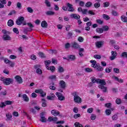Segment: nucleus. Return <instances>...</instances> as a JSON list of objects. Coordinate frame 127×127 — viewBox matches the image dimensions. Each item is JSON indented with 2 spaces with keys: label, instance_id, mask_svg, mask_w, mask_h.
<instances>
[{
  "label": "nucleus",
  "instance_id": "a878e982",
  "mask_svg": "<svg viewBox=\"0 0 127 127\" xmlns=\"http://www.w3.org/2000/svg\"><path fill=\"white\" fill-rule=\"evenodd\" d=\"M114 79L116 81H117V82H119V83H123L124 82V79H121V78H119V77H118V76H115L114 77Z\"/></svg>",
  "mask_w": 127,
  "mask_h": 127
},
{
  "label": "nucleus",
  "instance_id": "a211bd4d",
  "mask_svg": "<svg viewBox=\"0 0 127 127\" xmlns=\"http://www.w3.org/2000/svg\"><path fill=\"white\" fill-rule=\"evenodd\" d=\"M84 48H80L79 49L78 52L79 55L80 57H83L84 56V54H83V52H84Z\"/></svg>",
  "mask_w": 127,
  "mask_h": 127
},
{
  "label": "nucleus",
  "instance_id": "c756f323",
  "mask_svg": "<svg viewBox=\"0 0 127 127\" xmlns=\"http://www.w3.org/2000/svg\"><path fill=\"white\" fill-rule=\"evenodd\" d=\"M103 18L105 19V20H110V19L111 18L110 17V16L109 15H108L106 14H104L103 15Z\"/></svg>",
  "mask_w": 127,
  "mask_h": 127
},
{
  "label": "nucleus",
  "instance_id": "4c0bfd02",
  "mask_svg": "<svg viewBox=\"0 0 127 127\" xmlns=\"http://www.w3.org/2000/svg\"><path fill=\"white\" fill-rule=\"evenodd\" d=\"M58 72L59 73H63V72H64V68L63 67L60 66L58 68Z\"/></svg>",
  "mask_w": 127,
  "mask_h": 127
},
{
  "label": "nucleus",
  "instance_id": "f257e3e1",
  "mask_svg": "<svg viewBox=\"0 0 127 127\" xmlns=\"http://www.w3.org/2000/svg\"><path fill=\"white\" fill-rule=\"evenodd\" d=\"M92 82H90L89 85L92 86V83L95 84V83H97V84H100L98 85L99 89H101L102 90L103 93H107L108 91V87L106 86L107 85V82H106V80L105 79H101L100 78H97L96 79V77L93 76L90 78Z\"/></svg>",
  "mask_w": 127,
  "mask_h": 127
},
{
  "label": "nucleus",
  "instance_id": "72a5a7b5",
  "mask_svg": "<svg viewBox=\"0 0 127 127\" xmlns=\"http://www.w3.org/2000/svg\"><path fill=\"white\" fill-rule=\"evenodd\" d=\"M91 5H93V3L91 1H88L85 4L86 7H91Z\"/></svg>",
  "mask_w": 127,
  "mask_h": 127
},
{
  "label": "nucleus",
  "instance_id": "58836bf2",
  "mask_svg": "<svg viewBox=\"0 0 127 127\" xmlns=\"http://www.w3.org/2000/svg\"><path fill=\"white\" fill-rule=\"evenodd\" d=\"M85 71L87 73H91V72H93V69L87 67L85 68Z\"/></svg>",
  "mask_w": 127,
  "mask_h": 127
},
{
  "label": "nucleus",
  "instance_id": "37998d69",
  "mask_svg": "<svg viewBox=\"0 0 127 127\" xmlns=\"http://www.w3.org/2000/svg\"><path fill=\"white\" fill-rule=\"evenodd\" d=\"M17 7L19 9H21V8H22V5H21V2H17Z\"/></svg>",
  "mask_w": 127,
  "mask_h": 127
},
{
  "label": "nucleus",
  "instance_id": "603ef678",
  "mask_svg": "<svg viewBox=\"0 0 127 127\" xmlns=\"http://www.w3.org/2000/svg\"><path fill=\"white\" fill-rule=\"evenodd\" d=\"M12 104V101L10 100H7L5 101V105H11Z\"/></svg>",
  "mask_w": 127,
  "mask_h": 127
},
{
  "label": "nucleus",
  "instance_id": "0eeeda50",
  "mask_svg": "<svg viewBox=\"0 0 127 127\" xmlns=\"http://www.w3.org/2000/svg\"><path fill=\"white\" fill-rule=\"evenodd\" d=\"M71 48L75 49L76 50L80 49V45L76 42H73L71 43Z\"/></svg>",
  "mask_w": 127,
  "mask_h": 127
},
{
  "label": "nucleus",
  "instance_id": "e2e57ef3",
  "mask_svg": "<svg viewBox=\"0 0 127 127\" xmlns=\"http://www.w3.org/2000/svg\"><path fill=\"white\" fill-rule=\"evenodd\" d=\"M79 5L80 6L83 7L85 5V2L83 1H80L79 2Z\"/></svg>",
  "mask_w": 127,
  "mask_h": 127
},
{
  "label": "nucleus",
  "instance_id": "bf43d9fd",
  "mask_svg": "<svg viewBox=\"0 0 127 127\" xmlns=\"http://www.w3.org/2000/svg\"><path fill=\"white\" fill-rule=\"evenodd\" d=\"M80 117H81L80 114H76L73 116L74 119H78V118H80Z\"/></svg>",
  "mask_w": 127,
  "mask_h": 127
},
{
  "label": "nucleus",
  "instance_id": "dca6fc26",
  "mask_svg": "<svg viewBox=\"0 0 127 127\" xmlns=\"http://www.w3.org/2000/svg\"><path fill=\"white\" fill-rule=\"evenodd\" d=\"M22 98L23 99L24 102H26L27 103L29 102V98L27 96V95L25 94H23L22 95Z\"/></svg>",
  "mask_w": 127,
  "mask_h": 127
},
{
  "label": "nucleus",
  "instance_id": "e433bc0d",
  "mask_svg": "<svg viewBox=\"0 0 127 127\" xmlns=\"http://www.w3.org/2000/svg\"><path fill=\"white\" fill-rule=\"evenodd\" d=\"M74 126L75 127H83V125L81 124H80V123L79 122H75L74 123Z\"/></svg>",
  "mask_w": 127,
  "mask_h": 127
},
{
  "label": "nucleus",
  "instance_id": "a18cd8bd",
  "mask_svg": "<svg viewBox=\"0 0 127 127\" xmlns=\"http://www.w3.org/2000/svg\"><path fill=\"white\" fill-rule=\"evenodd\" d=\"M36 73L38 74V75H41V74H42V70L40 68H38L36 70Z\"/></svg>",
  "mask_w": 127,
  "mask_h": 127
},
{
  "label": "nucleus",
  "instance_id": "a19ab883",
  "mask_svg": "<svg viewBox=\"0 0 127 127\" xmlns=\"http://www.w3.org/2000/svg\"><path fill=\"white\" fill-rule=\"evenodd\" d=\"M94 112V108H90L87 109V113L88 114H92Z\"/></svg>",
  "mask_w": 127,
  "mask_h": 127
},
{
  "label": "nucleus",
  "instance_id": "13d9d810",
  "mask_svg": "<svg viewBox=\"0 0 127 127\" xmlns=\"http://www.w3.org/2000/svg\"><path fill=\"white\" fill-rule=\"evenodd\" d=\"M113 71L115 73H117V74H119L120 73V69L117 68H114Z\"/></svg>",
  "mask_w": 127,
  "mask_h": 127
},
{
  "label": "nucleus",
  "instance_id": "c03bdc74",
  "mask_svg": "<svg viewBox=\"0 0 127 127\" xmlns=\"http://www.w3.org/2000/svg\"><path fill=\"white\" fill-rule=\"evenodd\" d=\"M35 92L37 94H42V93H43V90H42V89H36Z\"/></svg>",
  "mask_w": 127,
  "mask_h": 127
},
{
  "label": "nucleus",
  "instance_id": "f03ea898",
  "mask_svg": "<svg viewBox=\"0 0 127 127\" xmlns=\"http://www.w3.org/2000/svg\"><path fill=\"white\" fill-rule=\"evenodd\" d=\"M72 96H73V101L76 104H81L82 103V99L80 96H78L77 92H73L71 93Z\"/></svg>",
  "mask_w": 127,
  "mask_h": 127
},
{
  "label": "nucleus",
  "instance_id": "3c124183",
  "mask_svg": "<svg viewBox=\"0 0 127 127\" xmlns=\"http://www.w3.org/2000/svg\"><path fill=\"white\" fill-rule=\"evenodd\" d=\"M70 47H71V45H70V43H66L65 44V49H69V48H70Z\"/></svg>",
  "mask_w": 127,
  "mask_h": 127
},
{
  "label": "nucleus",
  "instance_id": "7ed1b4c3",
  "mask_svg": "<svg viewBox=\"0 0 127 127\" xmlns=\"http://www.w3.org/2000/svg\"><path fill=\"white\" fill-rule=\"evenodd\" d=\"M12 83H13V79L10 78H5L4 84L6 85V86H8L10 84H12Z\"/></svg>",
  "mask_w": 127,
  "mask_h": 127
},
{
  "label": "nucleus",
  "instance_id": "f3484780",
  "mask_svg": "<svg viewBox=\"0 0 127 127\" xmlns=\"http://www.w3.org/2000/svg\"><path fill=\"white\" fill-rule=\"evenodd\" d=\"M14 24V22H13V20L12 19L8 20L7 22V25L8 26H9L10 27H11V26H13Z\"/></svg>",
  "mask_w": 127,
  "mask_h": 127
},
{
  "label": "nucleus",
  "instance_id": "6e6d98bb",
  "mask_svg": "<svg viewBox=\"0 0 127 127\" xmlns=\"http://www.w3.org/2000/svg\"><path fill=\"white\" fill-rule=\"evenodd\" d=\"M96 118H97V116H96V115L92 114L90 119L92 121H95V120H96Z\"/></svg>",
  "mask_w": 127,
  "mask_h": 127
},
{
  "label": "nucleus",
  "instance_id": "49530a36",
  "mask_svg": "<svg viewBox=\"0 0 127 127\" xmlns=\"http://www.w3.org/2000/svg\"><path fill=\"white\" fill-rule=\"evenodd\" d=\"M104 7H108L110 5V2L109 1H106L103 3Z\"/></svg>",
  "mask_w": 127,
  "mask_h": 127
},
{
  "label": "nucleus",
  "instance_id": "5701e85b",
  "mask_svg": "<svg viewBox=\"0 0 127 127\" xmlns=\"http://www.w3.org/2000/svg\"><path fill=\"white\" fill-rule=\"evenodd\" d=\"M46 15H54L55 14V12L53 11H47L46 12Z\"/></svg>",
  "mask_w": 127,
  "mask_h": 127
},
{
  "label": "nucleus",
  "instance_id": "de8ad7c7",
  "mask_svg": "<svg viewBox=\"0 0 127 127\" xmlns=\"http://www.w3.org/2000/svg\"><path fill=\"white\" fill-rule=\"evenodd\" d=\"M49 79H50V80H55L56 79V75H50L49 76Z\"/></svg>",
  "mask_w": 127,
  "mask_h": 127
},
{
  "label": "nucleus",
  "instance_id": "cd10ccee",
  "mask_svg": "<svg viewBox=\"0 0 127 127\" xmlns=\"http://www.w3.org/2000/svg\"><path fill=\"white\" fill-rule=\"evenodd\" d=\"M121 20L123 22H127V17L125 15H122L121 17Z\"/></svg>",
  "mask_w": 127,
  "mask_h": 127
},
{
  "label": "nucleus",
  "instance_id": "2f4dec72",
  "mask_svg": "<svg viewBox=\"0 0 127 127\" xmlns=\"http://www.w3.org/2000/svg\"><path fill=\"white\" fill-rule=\"evenodd\" d=\"M121 56L122 58H127V52H124L122 53Z\"/></svg>",
  "mask_w": 127,
  "mask_h": 127
},
{
  "label": "nucleus",
  "instance_id": "0e129e2a",
  "mask_svg": "<svg viewBox=\"0 0 127 127\" xmlns=\"http://www.w3.org/2000/svg\"><path fill=\"white\" fill-rule=\"evenodd\" d=\"M104 31H108L109 30V26H104L103 27Z\"/></svg>",
  "mask_w": 127,
  "mask_h": 127
},
{
  "label": "nucleus",
  "instance_id": "ea45409f",
  "mask_svg": "<svg viewBox=\"0 0 127 127\" xmlns=\"http://www.w3.org/2000/svg\"><path fill=\"white\" fill-rule=\"evenodd\" d=\"M94 6L95 8H99L101 6V3L100 2H96L94 4Z\"/></svg>",
  "mask_w": 127,
  "mask_h": 127
},
{
  "label": "nucleus",
  "instance_id": "f8f14e48",
  "mask_svg": "<svg viewBox=\"0 0 127 127\" xmlns=\"http://www.w3.org/2000/svg\"><path fill=\"white\" fill-rule=\"evenodd\" d=\"M59 85L62 89H65L66 88V82L64 80L60 81Z\"/></svg>",
  "mask_w": 127,
  "mask_h": 127
},
{
  "label": "nucleus",
  "instance_id": "79ce46f5",
  "mask_svg": "<svg viewBox=\"0 0 127 127\" xmlns=\"http://www.w3.org/2000/svg\"><path fill=\"white\" fill-rule=\"evenodd\" d=\"M105 107H106V108H107L108 109H111V107H112V103H107L105 104Z\"/></svg>",
  "mask_w": 127,
  "mask_h": 127
},
{
  "label": "nucleus",
  "instance_id": "20e7f679",
  "mask_svg": "<svg viewBox=\"0 0 127 127\" xmlns=\"http://www.w3.org/2000/svg\"><path fill=\"white\" fill-rule=\"evenodd\" d=\"M56 95L57 97H58L59 101H64V100H65V97H64L62 93L60 92H56Z\"/></svg>",
  "mask_w": 127,
  "mask_h": 127
},
{
  "label": "nucleus",
  "instance_id": "864d4df0",
  "mask_svg": "<svg viewBox=\"0 0 127 127\" xmlns=\"http://www.w3.org/2000/svg\"><path fill=\"white\" fill-rule=\"evenodd\" d=\"M27 9L28 12H30V13H32L33 12V9L30 7H28Z\"/></svg>",
  "mask_w": 127,
  "mask_h": 127
},
{
  "label": "nucleus",
  "instance_id": "4468645a",
  "mask_svg": "<svg viewBox=\"0 0 127 127\" xmlns=\"http://www.w3.org/2000/svg\"><path fill=\"white\" fill-rule=\"evenodd\" d=\"M41 116H42L41 117L40 121L42 122V123H46L47 119L45 118V117H43L44 116V113L42 112L41 113Z\"/></svg>",
  "mask_w": 127,
  "mask_h": 127
},
{
  "label": "nucleus",
  "instance_id": "6ab92c4d",
  "mask_svg": "<svg viewBox=\"0 0 127 127\" xmlns=\"http://www.w3.org/2000/svg\"><path fill=\"white\" fill-rule=\"evenodd\" d=\"M41 26H42V27L46 28V27H47V26H48V24H47V22H46V21H45V20L42 21Z\"/></svg>",
  "mask_w": 127,
  "mask_h": 127
},
{
  "label": "nucleus",
  "instance_id": "9d476101",
  "mask_svg": "<svg viewBox=\"0 0 127 127\" xmlns=\"http://www.w3.org/2000/svg\"><path fill=\"white\" fill-rule=\"evenodd\" d=\"M56 98V96L54 93H51V95H48L47 96V99L49 100V101H54Z\"/></svg>",
  "mask_w": 127,
  "mask_h": 127
},
{
  "label": "nucleus",
  "instance_id": "7c9ffc66",
  "mask_svg": "<svg viewBox=\"0 0 127 127\" xmlns=\"http://www.w3.org/2000/svg\"><path fill=\"white\" fill-rule=\"evenodd\" d=\"M45 64L46 65V67L47 68L48 67H49V65H50L51 64V61H45Z\"/></svg>",
  "mask_w": 127,
  "mask_h": 127
},
{
  "label": "nucleus",
  "instance_id": "4be33fe9",
  "mask_svg": "<svg viewBox=\"0 0 127 127\" xmlns=\"http://www.w3.org/2000/svg\"><path fill=\"white\" fill-rule=\"evenodd\" d=\"M95 31L97 33H103V32H104V29L102 28H97Z\"/></svg>",
  "mask_w": 127,
  "mask_h": 127
},
{
  "label": "nucleus",
  "instance_id": "2eb2a0df",
  "mask_svg": "<svg viewBox=\"0 0 127 127\" xmlns=\"http://www.w3.org/2000/svg\"><path fill=\"white\" fill-rule=\"evenodd\" d=\"M51 114L53 116H59V115H60V112H59L56 110H53L51 111Z\"/></svg>",
  "mask_w": 127,
  "mask_h": 127
},
{
  "label": "nucleus",
  "instance_id": "5fc2aeb1",
  "mask_svg": "<svg viewBox=\"0 0 127 127\" xmlns=\"http://www.w3.org/2000/svg\"><path fill=\"white\" fill-rule=\"evenodd\" d=\"M13 31L14 32V33H16V34H19V31H18V29L16 28H14L13 29Z\"/></svg>",
  "mask_w": 127,
  "mask_h": 127
},
{
  "label": "nucleus",
  "instance_id": "aec40b11",
  "mask_svg": "<svg viewBox=\"0 0 127 127\" xmlns=\"http://www.w3.org/2000/svg\"><path fill=\"white\" fill-rule=\"evenodd\" d=\"M68 58L69 60H71V61H74V60H76V57L75 55H70L68 56Z\"/></svg>",
  "mask_w": 127,
  "mask_h": 127
},
{
  "label": "nucleus",
  "instance_id": "ddd939ff",
  "mask_svg": "<svg viewBox=\"0 0 127 127\" xmlns=\"http://www.w3.org/2000/svg\"><path fill=\"white\" fill-rule=\"evenodd\" d=\"M90 62V63H91V66L92 68H97L98 67V64H97V61L95 60H91Z\"/></svg>",
  "mask_w": 127,
  "mask_h": 127
},
{
  "label": "nucleus",
  "instance_id": "774afa93",
  "mask_svg": "<svg viewBox=\"0 0 127 127\" xmlns=\"http://www.w3.org/2000/svg\"><path fill=\"white\" fill-rule=\"evenodd\" d=\"M82 13L83 14H87V12H88V9H82Z\"/></svg>",
  "mask_w": 127,
  "mask_h": 127
},
{
  "label": "nucleus",
  "instance_id": "39448f33",
  "mask_svg": "<svg viewBox=\"0 0 127 127\" xmlns=\"http://www.w3.org/2000/svg\"><path fill=\"white\" fill-rule=\"evenodd\" d=\"M23 20H24V17L23 16H20L16 20V23L17 25H21Z\"/></svg>",
  "mask_w": 127,
  "mask_h": 127
},
{
  "label": "nucleus",
  "instance_id": "473e14b6",
  "mask_svg": "<svg viewBox=\"0 0 127 127\" xmlns=\"http://www.w3.org/2000/svg\"><path fill=\"white\" fill-rule=\"evenodd\" d=\"M112 119L113 121H117L118 119H119V116H118V114H114L112 116Z\"/></svg>",
  "mask_w": 127,
  "mask_h": 127
},
{
  "label": "nucleus",
  "instance_id": "338daca9",
  "mask_svg": "<svg viewBox=\"0 0 127 127\" xmlns=\"http://www.w3.org/2000/svg\"><path fill=\"white\" fill-rule=\"evenodd\" d=\"M94 58H95V59H101V55H95L94 56Z\"/></svg>",
  "mask_w": 127,
  "mask_h": 127
},
{
  "label": "nucleus",
  "instance_id": "8fccbe9b",
  "mask_svg": "<svg viewBox=\"0 0 127 127\" xmlns=\"http://www.w3.org/2000/svg\"><path fill=\"white\" fill-rule=\"evenodd\" d=\"M72 36H73V33L71 32H68L67 33V38L70 39Z\"/></svg>",
  "mask_w": 127,
  "mask_h": 127
},
{
  "label": "nucleus",
  "instance_id": "c85d7f7f",
  "mask_svg": "<svg viewBox=\"0 0 127 127\" xmlns=\"http://www.w3.org/2000/svg\"><path fill=\"white\" fill-rule=\"evenodd\" d=\"M102 45H103V44H102V42H100V41L96 42V47H98V48H101V47H102Z\"/></svg>",
  "mask_w": 127,
  "mask_h": 127
},
{
  "label": "nucleus",
  "instance_id": "4d7b16f0",
  "mask_svg": "<svg viewBox=\"0 0 127 127\" xmlns=\"http://www.w3.org/2000/svg\"><path fill=\"white\" fill-rule=\"evenodd\" d=\"M97 70L98 71H103V70H104V67L101 66L100 65H98V66H97Z\"/></svg>",
  "mask_w": 127,
  "mask_h": 127
},
{
  "label": "nucleus",
  "instance_id": "1a4fd4ad",
  "mask_svg": "<svg viewBox=\"0 0 127 127\" xmlns=\"http://www.w3.org/2000/svg\"><path fill=\"white\" fill-rule=\"evenodd\" d=\"M112 56L110 57V60L113 61V60H115L116 59V57H117V55H118V53L116 51H112L111 52Z\"/></svg>",
  "mask_w": 127,
  "mask_h": 127
},
{
  "label": "nucleus",
  "instance_id": "6e6552de",
  "mask_svg": "<svg viewBox=\"0 0 127 127\" xmlns=\"http://www.w3.org/2000/svg\"><path fill=\"white\" fill-rule=\"evenodd\" d=\"M14 79L16 80V82L18 83V84H22V83H23L22 78L19 75H16L14 77Z\"/></svg>",
  "mask_w": 127,
  "mask_h": 127
},
{
  "label": "nucleus",
  "instance_id": "412c9836",
  "mask_svg": "<svg viewBox=\"0 0 127 127\" xmlns=\"http://www.w3.org/2000/svg\"><path fill=\"white\" fill-rule=\"evenodd\" d=\"M47 70H50L51 71V72H52L53 73L55 72V69H56V68H55V66H49L47 67Z\"/></svg>",
  "mask_w": 127,
  "mask_h": 127
},
{
  "label": "nucleus",
  "instance_id": "09e8293b",
  "mask_svg": "<svg viewBox=\"0 0 127 127\" xmlns=\"http://www.w3.org/2000/svg\"><path fill=\"white\" fill-rule=\"evenodd\" d=\"M116 103L117 104V105H121L122 104V100L118 98L116 100Z\"/></svg>",
  "mask_w": 127,
  "mask_h": 127
},
{
  "label": "nucleus",
  "instance_id": "bb28decb",
  "mask_svg": "<svg viewBox=\"0 0 127 127\" xmlns=\"http://www.w3.org/2000/svg\"><path fill=\"white\" fill-rule=\"evenodd\" d=\"M111 14H112L113 16H118V15H119V13L115 10H112L111 11Z\"/></svg>",
  "mask_w": 127,
  "mask_h": 127
},
{
  "label": "nucleus",
  "instance_id": "f704fd0d",
  "mask_svg": "<svg viewBox=\"0 0 127 127\" xmlns=\"http://www.w3.org/2000/svg\"><path fill=\"white\" fill-rule=\"evenodd\" d=\"M105 114L106 116H110V115L112 114V111L110 109H106L105 110Z\"/></svg>",
  "mask_w": 127,
  "mask_h": 127
},
{
  "label": "nucleus",
  "instance_id": "393cba45",
  "mask_svg": "<svg viewBox=\"0 0 127 127\" xmlns=\"http://www.w3.org/2000/svg\"><path fill=\"white\" fill-rule=\"evenodd\" d=\"M32 30V29L26 27L24 29L23 32L25 33V34H27V32H28V31H31Z\"/></svg>",
  "mask_w": 127,
  "mask_h": 127
},
{
  "label": "nucleus",
  "instance_id": "9b49d317",
  "mask_svg": "<svg viewBox=\"0 0 127 127\" xmlns=\"http://www.w3.org/2000/svg\"><path fill=\"white\" fill-rule=\"evenodd\" d=\"M70 17L71 18H74V19H80V18H81V16L76 13H73L70 14Z\"/></svg>",
  "mask_w": 127,
  "mask_h": 127
},
{
  "label": "nucleus",
  "instance_id": "b1692460",
  "mask_svg": "<svg viewBox=\"0 0 127 127\" xmlns=\"http://www.w3.org/2000/svg\"><path fill=\"white\" fill-rule=\"evenodd\" d=\"M3 38L4 40L6 41V40H10L11 38L10 36L8 35H4L3 36Z\"/></svg>",
  "mask_w": 127,
  "mask_h": 127
},
{
  "label": "nucleus",
  "instance_id": "423d86ee",
  "mask_svg": "<svg viewBox=\"0 0 127 127\" xmlns=\"http://www.w3.org/2000/svg\"><path fill=\"white\" fill-rule=\"evenodd\" d=\"M66 6L68 8L67 9V11H69L70 12H73L74 10H75V8L73 7V5L70 4V3H67Z\"/></svg>",
  "mask_w": 127,
  "mask_h": 127
},
{
  "label": "nucleus",
  "instance_id": "69168bd1",
  "mask_svg": "<svg viewBox=\"0 0 127 127\" xmlns=\"http://www.w3.org/2000/svg\"><path fill=\"white\" fill-rule=\"evenodd\" d=\"M39 55L41 57V58H45V55H44L43 53H39Z\"/></svg>",
  "mask_w": 127,
  "mask_h": 127
},
{
  "label": "nucleus",
  "instance_id": "680f3d73",
  "mask_svg": "<svg viewBox=\"0 0 127 127\" xmlns=\"http://www.w3.org/2000/svg\"><path fill=\"white\" fill-rule=\"evenodd\" d=\"M96 22L98 24H103L104 21L101 19H96Z\"/></svg>",
  "mask_w": 127,
  "mask_h": 127
},
{
  "label": "nucleus",
  "instance_id": "052dcab7",
  "mask_svg": "<svg viewBox=\"0 0 127 127\" xmlns=\"http://www.w3.org/2000/svg\"><path fill=\"white\" fill-rule=\"evenodd\" d=\"M6 117L8 120H10L12 118V116L9 113L6 114Z\"/></svg>",
  "mask_w": 127,
  "mask_h": 127
},
{
  "label": "nucleus",
  "instance_id": "c9c22d12",
  "mask_svg": "<svg viewBox=\"0 0 127 127\" xmlns=\"http://www.w3.org/2000/svg\"><path fill=\"white\" fill-rule=\"evenodd\" d=\"M45 3L48 7H50V6H51V3H50V1L48 0H45Z\"/></svg>",
  "mask_w": 127,
  "mask_h": 127
}]
</instances>
